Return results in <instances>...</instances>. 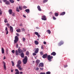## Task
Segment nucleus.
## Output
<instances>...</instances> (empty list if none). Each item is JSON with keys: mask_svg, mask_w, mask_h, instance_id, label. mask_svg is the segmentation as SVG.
<instances>
[{"mask_svg": "<svg viewBox=\"0 0 74 74\" xmlns=\"http://www.w3.org/2000/svg\"><path fill=\"white\" fill-rule=\"evenodd\" d=\"M16 11L17 12H19V9L17 7L16 8Z\"/></svg>", "mask_w": 74, "mask_h": 74, "instance_id": "72a5a7b5", "label": "nucleus"}, {"mask_svg": "<svg viewBox=\"0 0 74 74\" xmlns=\"http://www.w3.org/2000/svg\"><path fill=\"white\" fill-rule=\"evenodd\" d=\"M9 1L11 3H14V0H9Z\"/></svg>", "mask_w": 74, "mask_h": 74, "instance_id": "c85d7f7f", "label": "nucleus"}, {"mask_svg": "<svg viewBox=\"0 0 74 74\" xmlns=\"http://www.w3.org/2000/svg\"><path fill=\"white\" fill-rule=\"evenodd\" d=\"M5 4H6V5H9L10 4V2L7 0L6 2H5Z\"/></svg>", "mask_w": 74, "mask_h": 74, "instance_id": "6ab92c4d", "label": "nucleus"}, {"mask_svg": "<svg viewBox=\"0 0 74 74\" xmlns=\"http://www.w3.org/2000/svg\"><path fill=\"white\" fill-rule=\"evenodd\" d=\"M47 43V42H43V44H46Z\"/></svg>", "mask_w": 74, "mask_h": 74, "instance_id": "13d9d810", "label": "nucleus"}, {"mask_svg": "<svg viewBox=\"0 0 74 74\" xmlns=\"http://www.w3.org/2000/svg\"><path fill=\"white\" fill-rule=\"evenodd\" d=\"M3 2H6L7 1V0H2Z\"/></svg>", "mask_w": 74, "mask_h": 74, "instance_id": "864d4df0", "label": "nucleus"}, {"mask_svg": "<svg viewBox=\"0 0 74 74\" xmlns=\"http://www.w3.org/2000/svg\"><path fill=\"white\" fill-rule=\"evenodd\" d=\"M25 11L28 14L30 12V10L29 9H26L25 10Z\"/></svg>", "mask_w": 74, "mask_h": 74, "instance_id": "aec40b11", "label": "nucleus"}, {"mask_svg": "<svg viewBox=\"0 0 74 74\" xmlns=\"http://www.w3.org/2000/svg\"><path fill=\"white\" fill-rule=\"evenodd\" d=\"M0 2L1 3H2V1H0Z\"/></svg>", "mask_w": 74, "mask_h": 74, "instance_id": "69168bd1", "label": "nucleus"}, {"mask_svg": "<svg viewBox=\"0 0 74 74\" xmlns=\"http://www.w3.org/2000/svg\"><path fill=\"white\" fill-rule=\"evenodd\" d=\"M67 65H64V68H66V67H67Z\"/></svg>", "mask_w": 74, "mask_h": 74, "instance_id": "3c124183", "label": "nucleus"}, {"mask_svg": "<svg viewBox=\"0 0 74 74\" xmlns=\"http://www.w3.org/2000/svg\"><path fill=\"white\" fill-rule=\"evenodd\" d=\"M19 9L20 10H22V6H19Z\"/></svg>", "mask_w": 74, "mask_h": 74, "instance_id": "cd10ccee", "label": "nucleus"}, {"mask_svg": "<svg viewBox=\"0 0 74 74\" xmlns=\"http://www.w3.org/2000/svg\"><path fill=\"white\" fill-rule=\"evenodd\" d=\"M23 49L24 52H26V49L25 48H23Z\"/></svg>", "mask_w": 74, "mask_h": 74, "instance_id": "a19ab883", "label": "nucleus"}, {"mask_svg": "<svg viewBox=\"0 0 74 74\" xmlns=\"http://www.w3.org/2000/svg\"><path fill=\"white\" fill-rule=\"evenodd\" d=\"M4 63V66L3 67H4V69L5 70H6V66H5V63L4 62H3Z\"/></svg>", "mask_w": 74, "mask_h": 74, "instance_id": "b1692460", "label": "nucleus"}, {"mask_svg": "<svg viewBox=\"0 0 74 74\" xmlns=\"http://www.w3.org/2000/svg\"><path fill=\"white\" fill-rule=\"evenodd\" d=\"M51 55H53V56H55L56 55V53L55 52H53L51 53Z\"/></svg>", "mask_w": 74, "mask_h": 74, "instance_id": "2eb2a0df", "label": "nucleus"}, {"mask_svg": "<svg viewBox=\"0 0 74 74\" xmlns=\"http://www.w3.org/2000/svg\"><path fill=\"white\" fill-rule=\"evenodd\" d=\"M8 12L10 15L12 14V16H15V13L12 12V9H9L8 10Z\"/></svg>", "mask_w": 74, "mask_h": 74, "instance_id": "f03ea898", "label": "nucleus"}, {"mask_svg": "<svg viewBox=\"0 0 74 74\" xmlns=\"http://www.w3.org/2000/svg\"><path fill=\"white\" fill-rule=\"evenodd\" d=\"M20 56H21V58H24L25 57V54L23 53H21Z\"/></svg>", "mask_w": 74, "mask_h": 74, "instance_id": "f8f14e48", "label": "nucleus"}, {"mask_svg": "<svg viewBox=\"0 0 74 74\" xmlns=\"http://www.w3.org/2000/svg\"><path fill=\"white\" fill-rule=\"evenodd\" d=\"M39 67H44V63H40L38 65Z\"/></svg>", "mask_w": 74, "mask_h": 74, "instance_id": "6e6552de", "label": "nucleus"}, {"mask_svg": "<svg viewBox=\"0 0 74 74\" xmlns=\"http://www.w3.org/2000/svg\"><path fill=\"white\" fill-rule=\"evenodd\" d=\"M54 14L56 16H58L59 15L58 13H55Z\"/></svg>", "mask_w": 74, "mask_h": 74, "instance_id": "c756f323", "label": "nucleus"}, {"mask_svg": "<svg viewBox=\"0 0 74 74\" xmlns=\"http://www.w3.org/2000/svg\"><path fill=\"white\" fill-rule=\"evenodd\" d=\"M5 31H6V34H8V28L7 27H5Z\"/></svg>", "mask_w": 74, "mask_h": 74, "instance_id": "dca6fc26", "label": "nucleus"}, {"mask_svg": "<svg viewBox=\"0 0 74 74\" xmlns=\"http://www.w3.org/2000/svg\"><path fill=\"white\" fill-rule=\"evenodd\" d=\"M12 63V66H14V62L13 61H11Z\"/></svg>", "mask_w": 74, "mask_h": 74, "instance_id": "473e14b6", "label": "nucleus"}, {"mask_svg": "<svg viewBox=\"0 0 74 74\" xmlns=\"http://www.w3.org/2000/svg\"><path fill=\"white\" fill-rule=\"evenodd\" d=\"M16 47H18V44H16Z\"/></svg>", "mask_w": 74, "mask_h": 74, "instance_id": "e2e57ef3", "label": "nucleus"}, {"mask_svg": "<svg viewBox=\"0 0 74 74\" xmlns=\"http://www.w3.org/2000/svg\"><path fill=\"white\" fill-rule=\"evenodd\" d=\"M47 54H44L42 56L43 58H44V59H45L47 57Z\"/></svg>", "mask_w": 74, "mask_h": 74, "instance_id": "ddd939ff", "label": "nucleus"}, {"mask_svg": "<svg viewBox=\"0 0 74 74\" xmlns=\"http://www.w3.org/2000/svg\"><path fill=\"white\" fill-rule=\"evenodd\" d=\"M35 34H36V35H37V36L38 35V33L37 32H35Z\"/></svg>", "mask_w": 74, "mask_h": 74, "instance_id": "4c0bfd02", "label": "nucleus"}, {"mask_svg": "<svg viewBox=\"0 0 74 74\" xmlns=\"http://www.w3.org/2000/svg\"><path fill=\"white\" fill-rule=\"evenodd\" d=\"M18 51L19 53H23V51L21 49H18Z\"/></svg>", "mask_w": 74, "mask_h": 74, "instance_id": "1a4fd4ad", "label": "nucleus"}, {"mask_svg": "<svg viewBox=\"0 0 74 74\" xmlns=\"http://www.w3.org/2000/svg\"><path fill=\"white\" fill-rule=\"evenodd\" d=\"M37 8L39 11H41V8L39 5H38L37 6Z\"/></svg>", "mask_w": 74, "mask_h": 74, "instance_id": "4468645a", "label": "nucleus"}, {"mask_svg": "<svg viewBox=\"0 0 74 74\" xmlns=\"http://www.w3.org/2000/svg\"><path fill=\"white\" fill-rule=\"evenodd\" d=\"M23 8H25V9H26V8H27V7H26L25 6H23Z\"/></svg>", "mask_w": 74, "mask_h": 74, "instance_id": "a18cd8bd", "label": "nucleus"}, {"mask_svg": "<svg viewBox=\"0 0 74 74\" xmlns=\"http://www.w3.org/2000/svg\"><path fill=\"white\" fill-rule=\"evenodd\" d=\"M47 58L48 59L49 62H51L52 61V59H53V57L52 56H51L50 55H48Z\"/></svg>", "mask_w": 74, "mask_h": 74, "instance_id": "7ed1b4c3", "label": "nucleus"}, {"mask_svg": "<svg viewBox=\"0 0 74 74\" xmlns=\"http://www.w3.org/2000/svg\"><path fill=\"white\" fill-rule=\"evenodd\" d=\"M35 43L36 45H38L39 44L38 42L36 40H35Z\"/></svg>", "mask_w": 74, "mask_h": 74, "instance_id": "a878e982", "label": "nucleus"}, {"mask_svg": "<svg viewBox=\"0 0 74 74\" xmlns=\"http://www.w3.org/2000/svg\"><path fill=\"white\" fill-rule=\"evenodd\" d=\"M36 53H33V56H36Z\"/></svg>", "mask_w": 74, "mask_h": 74, "instance_id": "79ce46f5", "label": "nucleus"}, {"mask_svg": "<svg viewBox=\"0 0 74 74\" xmlns=\"http://www.w3.org/2000/svg\"><path fill=\"white\" fill-rule=\"evenodd\" d=\"M47 32L48 34H51V31L49 30H48L47 31Z\"/></svg>", "mask_w": 74, "mask_h": 74, "instance_id": "bb28decb", "label": "nucleus"}, {"mask_svg": "<svg viewBox=\"0 0 74 74\" xmlns=\"http://www.w3.org/2000/svg\"><path fill=\"white\" fill-rule=\"evenodd\" d=\"M40 74H45V73L44 72V73H41Z\"/></svg>", "mask_w": 74, "mask_h": 74, "instance_id": "8fccbe9b", "label": "nucleus"}, {"mask_svg": "<svg viewBox=\"0 0 74 74\" xmlns=\"http://www.w3.org/2000/svg\"><path fill=\"white\" fill-rule=\"evenodd\" d=\"M21 30L22 32H24L25 31V29L24 28H21Z\"/></svg>", "mask_w": 74, "mask_h": 74, "instance_id": "ea45409f", "label": "nucleus"}, {"mask_svg": "<svg viewBox=\"0 0 74 74\" xmlns=\"http://www.w3.org/2000/svg\"><path fill=\"white\" fill-rule=\"evenodd\" d=\"M48 1V0H44L43 1V2L44 3H46Z\"/></svg>", "mask_w": 74, "mask_h": 74, "instance_id": "f704fd0d", "label": "nucleus"}, {"mask_svg": "<svg viewBox=\"0 0 74 74\" xmlns=\"http://www.w3.org/2000/svg\"><path fill=\"white\" fill-rule=\"evenodd\" d=\"M2 14V11L1 10V9H0V15Z\"/></svg>", "mask_w": 74, "mask_h": 74, "instance_id": "c03bdc74", "label": "nucleus"}, {"mask_svg": "<svg viewBox=\"0 0 74 74\" xmlns=\"http://www.w3.org/2000/svg\"><path fill=\"white\" fill-rule=\"evenodd\" d=\"M46 74H51V72L48 71L46 73Z\"/></svg>", "mask_w": 74, "mask_h": 74, "instance_id": "c9c22d12", "label": "nucleus"}, {"mask_svg": "<svg viewBox=\"0 0 74 74\" xmlns=\"http://www.w3.org/2000/svg\"><path fill=\"white\" fill-rule=\"evenodd\" d=\"M65 14H66V12H62V13H61L60 14V15H64Z\"/></svg>", "mask_w": 74, "mask_h": 74, "instance_id": "5701e85b", "label": "nucleus"}, {"mask_svg": "<svg viewBox=\"0 0 74 74\" xmlns=\"http://www.w3.org/2000/svg\"><path fill=\"white\" fill-rule=\"evenodd\" d=\"M6 58L4 56L3 58V59H5Z\"/></svg>", "mask_w": 74, "mask_h": 74, "instance_id": "052dcab7", "label": "nucleus"}, {"mask_svg": "<svg viewBox=\"0 0 74 74\" xmlns=\"http://www.w3.org/2000/svg\"><path fill=\"white\" fill-rule=\"evenodd\" d=\"M6 25H7L8 26H10V24H9V23L7 24Z\"/></svg>", "mask_w": 74, "mask_h": 74, "instance_id": "603ef678", "label": "nucleus"}, {"mask_svg": "<svg viewBox=\"0 0 74 74\" xmlns=\"http://www.w3.org/2000/svg\"><path fill=\"white\" fill-rule=\"evenodd\" d=\"M40 62V60H37L36 61V63L37 64H38Z\"/></svg>", "mask_w": 74, "mask_h": 74, "instance_id": "f3484780", "label": "nucleus"}, {"mask_svg": "<svg viewBox=\"0 0 74 74\" xmlns=\"http://www.w3.org/2000/svg\"><path fill=\"white\" fill-rule=\"evenodd\" d=\"M1 52L2 53H4V50L3 48H1Z\"/></svg>", "mask_w": 74, "mask_h": 74, "instance_id": "4be33fe9", "label": "nucleus"}, {"mask_svg": "<svg viewBox=\"0 0 74 74\" xmlns=\"http://www.w3.org/2000/svg\"><path fill=\"white\" fill-rule=\"evenodd\" d=\"M16 31L18 33H20V32H21V29H17L16 30Z\"/></svg>", "mask_w": 74, "mask_h": 74, "instance_id": "412c9836", "label": "nucleus"}, {"mask_svg": "<svg viewBox=\"0 0 74 74\" xmlns=\"http://www.w3.org/2000/svg\"><path fill=\"white\" fill-rule=\"evenodd\" d=\"M26 55H29V52L28 51H27L26 53Z\"/></svg>", "mask_w": 74, "mask_h": 74, "instance_id": "2f4dec72", "label": "nucleus"}, {"mask_svg": "<svg viewBox=\"0 0 74 74\" xmlns=\"http://www.w3.org/2000/svg\"><path fill=\"white\" fill-rule=\"evenodd\" d=\"M53 18L54 20H56V18H55V17H53Z\"/></svg>", "mask_w": 74, "mask_h": 74, "instance_id": "49530a36", "label": "nucleus"}, {"mask_svg": "<svg viewBox=\"0 0 74 74\" xmlns=\"http://www.w3.org/2000/svg\"><path fill=\"white\" fill-rule=\"evenodd\" d=\"M12 52L13 53H15V50H13L12 51Z\"/></svg>", "mask_w": 74, "mask_h": 74, "instance_id": "37998d69", "label": "nucleus"}, {"mask_svg": "<svg viewBox=\"0 0 74 74\" xmlns=\"http://www.w3.org/2000/svg\"><path fill=\"white\" fill-rule=\"evenodd\" d=\"M34 50H35L34 51V53H38V51H39V49H38V48H37L36 49L35 48Z\"/></svg>", "mask_w": 74, "mask_h": 74, "instance_id": "0eeeda50", "label": "nucleus"}, {"mask_svg": "<svg viewBox=\"0 0 74 74\" xmlns=\"http://www.w3.org/2000/svg\"><path fill=\"white\" fill-rule=\"evenodd\" d=\"M17 63L18 64H17L20 65V64H21V63H22V62H21V60H19L17 62Z\"/></svg>", "mask_w": 74, "mask_h": 74, "instance_id": "a211bd4d", "label": "nucleus"}, {"mask_svg": "<svg viewBox=\"0 0 74 74\" xmlns=\"http://www.w3.org/2000/svg\"><path fill=\"white\" fill-rule=\"evenodd\" d=\"M16 66L18 67L19 70H23V68L21 67V66L20 65L17 64Z\"/></svg>", "mask_w": 74, "mask_h": 74, "instance_id": "39448f33", "label": "nucleus"}, {"mask_svg": "<svg viewBox=\"0 0 74 74\" xmlns=\"http://www.w3.org/2000/svg\"><path fill=\"white\" fill-rule=\"evenodd\" d=\"M4 22L5 23H8V21H7V19L6 18L5 19Z\"/></svg>", "mask_w": 74, "mask_h": 74, "instance_id": "7c9ffc66", "label": "nucleus"}, {"mask_svg": "<svg viewBox=\"0 0 74 74\" xmlns=\"http://www.w3.org/2000/svg\"><path fill=\"white\" fill-rule=\"evenodd\" d=\"M33 63H34V61H33Z\"/></svg>", "mask_w": 74, "mask_h": 74, "instance_id": "774afa93", "label": "nucleus"}, {"mask_svg": "<svg viewBox=\"0 0 74 74\" xmlns=\"http://www.w3.org/2000/svg\"><path fill=\"white\" fill-rule=\"evenodd\" d=\"M39 70V68H37L36 69V70Z\"/></svg>", "mask_w": 74, "mask_h": 74, "instance_id": "5fc2aeb1", "label": "nucleus"}, {"mask_svg": "<svg viewBox=\"0 0 74 74\" xmlns=\"http://www.w3.org/2000/svg\"><path fill=\"white\" fill-rule=\"evenodd\" d=\"M40 54L41 55H42L44 53H43V52L42 51H41L40 52Z\"/></svg>", "mask_w": 74, "mask_h": 74, "instance_id": "58836bf2", "label": "nucleus"}, {"mask_svg": "<svg viewBox=\"0 0 74 74\" xmlns=\"http://www.w3.org/2000/svg\"><path fill=\"white\" fill-rule=\"evenodd\" d=\"M41 48L42 49H44V47H41Z\"/></svg>", "mask_w": 74, "mask_h": 74, "instance_id": "bf43d9fd", "label": "nucleus"}, {"mask_svg": "<svg viewBox=\"0 0 74 74\" xmlns=\"http://www.w3.org/2000/svg\"><path fill=\"white\" fill-rule=\"evenodd\" d=\"M42 20L43 21H46L47 20V18H46V16L45 15H43L42 16V18H41Z\"/></svg>", "mask_w": 74, "mask_h": 74, "instance_id": "423d86ee", "label": "nucleus"}, {"mask_svg": "<svg viewBox=\"0 0 74 74\" xmlns=\"http://www.w3.org/2000/svg\"><path fill=\"white\" fill-rule=\"evenodd\" d=\"M19 41V39L18 37V36H16L15 37V40H14V43H16L18 41Z\"/></svg>", "mask_w": 74, "mask_h": 74, "instance_id": "20e7f679", "label": "nucleus"}, {"mask_svg": "<svg viewBox=\"0 0 74 74\" xmlns=\"http://www.w3.org/2000/svg\"><path fill=\"white\" fill-rule=\"evenodd\" d=\"M37 36L38 38H40V34H38Z\"/></svg>", "mask_w": 74, "mask_h": 74, "instance_id": "de8ad7c7", "label": "nucleus"}, {"mask_svg": "<svg viewBox=\"0 0 74 74\" xmlns=\"http://www.w3.org/2000/svg\"><path fill=\"white\" fill-rule=\"evenodd\" d=\"M27 57L26 56H25L24 59H23V64H26L27 63Z\"/></svg>", "mask_w": 74, "mask_h": 74, "instance_id": "f257e3e1", "label": "nucleus"}, {"mask_svg": "<svg viewBox=\"0 0 74 74\" xmlns=\"http://www.w3.org/2000/svg\"><path fill=\"white\" fill-rule=\"evenodd\" d=\"M40 69L41 70H42L43 69H44L43 68H40Z\"/></svg>", "mask_w": 74, "mask_h": 74, "instance_id": "6e6d98bb", "label": "nucleus"}, {"mask_svg": "<svg viewBox=\"0 0 74 74\" xmlns=\"http://www.w3.org/2000/svg\"><path fill=\"white\" fill-rule=\"evenodd\" d=\"M16 35L17 36H19V34L18 33H16Z\"/></svg>", "mask_w": 74, "mask_h": 74, "instance_id": "09e8293b", "label": "nucleus"}, {"mask_svg": "<svg viewBox=\"0 0 74 74\" xmlns=\"http://www.w3.org/2000/svg\"><path fill=\"white\" fill-rule=\"evenodd\" d=\"M63 44H64V42L63 41H61L59 43H58V46H61V45H63Z\"/></svg>", "mask_w": 74, "mask_h": 74, "instance_id": "9d476101", "label": "nucleus"}, {"mask_svg": "<svg viewBox=\"0 0 74 74\" xmlns=\"http://www.w3.org/2000/svg\"><path fill=\"white\" fill-rule=\"evenodd\" d=\"M25 40H26V38H23V41H25Z\"/></svg>", "mask_w": 74, "mask_h": 74, "instance_id": "e433bc0d", "label": "nucleus"}, {"mask_svg": "<svg viewBox=\"0 0 74 74\" xmlns=\"http://www.w3.org/2000/svg\"><path fill=\"white\" fill-rule=\"evenodd\" d=\"M36 29H39V28L38 27H36Z\"/></svg>", "mask_w": 74, "mask_h": 74, "instance_id": "338daca9", "label": "nucleus"}, {"mask_svg": "<svg viewBox=\"0 0 74 74\" xmlns=\"http://www.w3.org/2000/svg\"><path fill=\"white\" fill-rule=\"evenodd\" d=\"M13 71V70H12H12H11V72H12V73Z\"/></svg>", "mask_w": 74, "mask_h": 74, "instance_id": "680f3d73", "label": "nucleus"}, {"mask_svg": "<svg viewBox=\"0 0 74 74\" xmlns=\"http://www.w3.org/2000/svg\"><path fill=\"white\" fill-rule=\"evenodd\" d=\"M15 53L16 55H19V52L17 50L16 51Z\"/></svg>", "mask_w": 74, "mask_h": 74, "instance_id": "393cba45", "label": "nucleus"}, {"mask_svg": "<svg viewBox=\"0 0 74 74\" xmlns=\"http://www.w3.org/2000/svg\"><path fill=\"white\" fill-rule=\"evenodd\" d=\"M20 74H23V72H20Z\"/></svg>", "mask_w": 74, "mask_h": 74, "instance_id": "4d7b16f0", "label": "nucleus"}, {"mask_svg": "<svg viewBox=\"0 0 74 74\" xmlns=\"http://www.w3.org/2000/svg\"><path fill=\"white\" fill-rule=\"evenodd\" d=\"M14 31V29H13V27L11 26H10V31L11 32V33H13Z\"/></svg>", "mask_w": 74, "mask_h": 74, "instance_id": "9b49d317", "label": "nucleus"}, {"mask_svg": "<svg viewBox=\"0 0 74 74\" xmlns=\"http://www.w3.org/2000/svg\"><path fill=\"white\" fill-rule=\"evenodd\" d=\"M23 16L24 17H25V18H26V16H25L24 15H23Z\"/></svg>", "mask_w": 74, "mask_h": 74, "instance_id": "0e129e2a", "label": "nucleus"}]
</instances>
